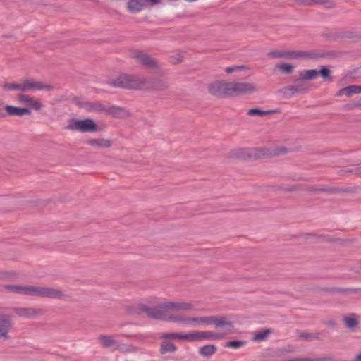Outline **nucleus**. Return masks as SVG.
I'll use <instances>...</instances> for the list:
<instances>
[{"instance_id": "obj_1", "label": "nucleus", "mask_w": 361, "mask_h": 361, "mask_svg": "<svg viewBox=\"0 0 361 361\" xmlns=\"http://www.w3.org/2000/svg\"><path fill=\"white\" fill-rule=\"evenodd\" d=\"M107 83L114 87L155 91H164L169 87L167 82L164 79L156 78L149 80L145 77L125 73L109 80Z\"/></svg>"}, {"instance_id": "obj_2", "label": "nucleus", "mask_w": 361, "mask_h": 361, "mask_svg": "<svg viewBox=\"0 0 361 361\" xmlns=\"http://www.w3.org/2000/svg\"><path fill=\"white\" fill-rule=\"evenodd\" d=\"M2 288L7 292L20 295L49 298L51 299L59 300L65 298L66 297V295L61 289L46 286L4 285Z\"/></svg>"}, {"instance_id": "obj_3", "label": "nucleus", "mask_w": 361, "mask_h": 361, "mask_svg": "<svg viewBox=\"0 0 361 361\" xmlns=\"http://www.w3.org/2000/svg\"><path fill=\"white\" fill-rule=\"evenodd\" d=\"M187 321V324L194 326L214 325L216 329H226L228 331H231L234 327L233 322L225 315L188 316Z\"/></svg>"}, {"instance_id": "obj_4", "label": "nucleus", "mask_w": 361, "mask_h": 361, "mask_svg": "<svg viewBox=\"0 0 361 361\" xmlns=\"http://www.w3.org/2000/svg\"><path fill=\"white\" fill-rule=\"evenodd\" d=\"M3 88L5 90H18L22 92L34 90H45L49 92L54 89V86L40 81L24 80L21 82L5 83L3 85Z\"/></svg>"}, {"instance_id": "obj_5", "label": "nucleus", "mask_w": 361, "mask_h": 361, "mask_svg": "<svg viewBox=\"0 0 361 361\" xmlns=\"http://www.w3.org/2000/svg\"><path fill=\"white\" fill-rule=\"evenodd\" d=\"M137 310L142 313H145L149 318L165 320L167 319V310L166 302H162L154 307H149L145 304L138 305Z\"/></svg>"}, {"instance_id": "obj_6", "label": "nucleus", "mask_w": 361, "mask_h": 361, "mask_svg": "<svg viewBox=\"0 0 361 361\" xmlns=\"http://www.w3.org/2000/svg\"><path fill=\"white\" fill-rule=\"evenodd\" d=\"M66 130L73 131H80L81 133H92L98 130V126L94 121L91 118L84 120H78L73 118L70 123L65 127Z\"/></svg>"}, {"instance_id": "obj_7", "label": "nucleus", "mask_w": 361, "mask_h": 361, "mask_svg": "<svg viewBox=\"0 0 361 361\" xmlns=\"http://www.w3.org/2000/svg\"><path fill=\"white\" fill-rule=\"evenodd\" d=\"M231 82L215 81L208 86V92L217 98L231 97Z\"/></svg>"}, {"instance_id": "obj_8", "label": "nucleus", "mask_w": 361, "mask_h": 361, "mask_svg": "<svg viewBox=\"0 0 361 361\" xmlns=\"http://www.w3.org/2000/svg\"><path fill=\"white\" fill-rule=\"evenodd\" d=\"M130 56L132 59H135L137 63L147 68L158 69L159 68L158 61L142 51L137 49L132 50L130 53Z\"/></svg>"}, {"instance_id": "obj_9", "label": "nucleus", "mask_w": 361, "mask_h": 361, "mask_svg": "<svg viewBox=\"0 0 361 361\" xmlns=\"http://www.w3.org/2000/svg\"><path fill=\"white\" fill-rule=\"evenodd\" d=\"M231 97L252 94L258 90L254 83L238 82H231Z\"/></svg>"}, {"instance_id": "obj_10", "label": "nucleus", "mask_w": 361, "mask_h": 361, "mask_svg": "<svg viewBox=\"0 0 361 361\" xmlns=\"http://www.w3.org/2000/svg\"><path fill=\"white\" fill-rule=\"evenodd\" d=\"M227 333L214 332L211 331L190 332V341H197L204 340H221L224 338Z\"/></svg>"}, {"instance_id": "obj_11", "label": "nucleus", "mask_w": 361, "mask_h": 361, "mask_svg": "<svg viewBox=\"0 0 361 361\" xmlns=\"http://www.w3.org/2000/svg\"><path fill=\"white\" fill-rule=\"evenodd\" d=\"M13 327V322L11 315L0 313V338L10 339L9 332Z\"/></svg>"}, {"instance_id": "obj_12", "label": "nucleus", "mask_w": 361, "mask_h": 361, "mask_svg": "<svg viewBox=\"0 0 361 361\" xmlns=\"http://www.w3.org/2000/svg\"><path fill=\"white\" fill-rule=\"evenodd\" d=\"M13 311L18 317L28 319L36 318L46 313V310L35 307H14Z\"/></svg>"}, {"instance_id": "obj_13", "label": "nucleus", "mask_w": 361, "mask_h": 361, "mask_svg": "<svg viewBox=\"0 0 361 361\" xmlns=\"http://www.w3.org/2000/svg\"><path fill=\"white\" fill-rule=\"evenodd\" d=\"M160 3V0H129L126 8L132 13H136L142 11L148 4L151 6Z\"/></svg>"}, {"instance_id": "obj_14", "label": "nucleus", "mask_w": 361, "mask_h": 361, "mask_svg": "<svg viewBox=\"0 0 361 361\" xmlns=\"http://www.w3.org/2000/svg\"><path fill=\"white\" fill-rule=\"evenodd\" d=\"M304 190H307L310 192H324L330 194L338 193L343 191V190L340 188L331 187L327 185L309 186L304 185Z\"/></svg>"}, {"instance_id": "obj_15", "label": "nucleus", "mask_w": 361, "mask_h": 361, "mask_svg": "<svg viewBox=\"0 0 361 361\" xmlns=\"http://www.w3.org/2000/svg\"><path fill=\"white\" fill-rule=\"evenodd\" d=\"M18 99L20 102H22L25 104H27L30 108H32L36 111L40 110L41 108L42 107V104H41V102L39 100L35 99L33 97H32L27 94H20L18 96Z\"/></svg>"}, {"instance_id": "obj_16", "label": "nucleus", "mask_w": 361, "mask_h": 361, "mask_svg": "<svg viewBox=\"0 0 361 361\" xmlns=\"http://www.w3.org/2000/svg\"><path fill=\"white\" fill-rule=\"evenodd\" d=\"M5 111H6V114L8 116H23L24 115H31V111L29 108H21V107H16L11 105H6L4 107Z\"/></svg>"}, {"instance_id": "obj_17", "label": "nucleus", "mask_w": 361, "mask_h": 361, "mask_svg": "<svg viewBox=\"0 0 361 361\" xmlns=\"http://www.w3.org/2000/svg\"><path fill=\"white\" fill-rule=\"evenodd\" d=\"M343 323L345 326L353 331L358 327L359 325V316L356 314L351 313L345 315L342 319Z\"/></svg>"}, {"instance_id": "obj_18", "label": "nucleus", "mask_w": 361, "mask_h": 361, "mask_svg": "<svg viewBox=\"0 0 361 361\" xmlns=\"http://www.w3.org/2000/svg\"><path fill=\"white\" fill-rule=\"evenodd\" d=\"M333 52H319L312 51H300V59H317L333 56Z\"/></svg>"}, {"instance_id": "obj_19", "label": "nucleus", "mask_w": 361, "mask_h": 361, "mask_svg": "<svg viewBox=\"0 0 361 361\" xmlns=\"http://www.w3.org/2000/svg\"><path fill=\"white\" fill-rule=\"evenodd\" d=\"M166 307L167 312L169 310L176 311H190L193 309V306L191 302H166Z\"/></svg>"}, {"instance_id": "obj_20", "label": "nucleus", "mask_w": 361, "mask_h": 361, "mask_svg": "<svg viewBox=\"0 0 361 361\" xmlns=\"http://www.w3.org/2000/svg\"><path fill=\"white\" fill-rule=\"evenodd\" d=\"M105 114L111 115L115 118L127 117L129 116L128 112L123 108L118 106H109L106 104Z\"/></svg>"}, {"instance_id": "obj_21", "label": "nucleus", "mask_w": 361, "mask_h": 361, "mask_svg": "<svg viewBox=\"0 0 361 361\" xmlns=\"http://www.w3.org/2000/svg\"><path fill=\"white\" fill-rule=\"evenodd\" d=\"M82 106L87 111L104 112L106 110V104L100 101L86 102Z\"/></svg>"}, {"instance_id": "obj_22", "label": "nucleus", "mask_w": 361, "mask_h": 361, "mask_svg": "<svg viewBox=\"0 0 361 361\" xmlns=\"http://www.w3.org/2000/svg\"><path fill=\"white\" fill-rule=\"evenodd\" d=\"M98 338L102 346L104 348H114L118 349L119 347L118 342L111 336L101 334L99 336Z\"/></svg>"}, {"instance_id": "obj_23", "label": "nucleus", "mask_w": 361, "mask_h": 361, "mask_svg": "<svg viewBox=\"0 0 361 361\" xmlns=\"http://www.w3.org/2000/svg\"><path fill=\"white\" fill-rule=\"evenodd\" d=\"M159 338L166 341L168 339H182L190 341V332L187 334L180 332L161 333L159 334Z\"/></svg>"}, {"instance_id": "obj_24", "label": "nucleus", "mask_w": 361, "mask_h": 361, "mask_svg": "<svg viewBox=\"0 0 361 361\" xmlns=\"http://www.w3.org/2000/svg\"><path fill=\"white\" fill-rule=\"evenodd\" d=\"M217 351V347L215 345L208 344L199 348V354L205 358H209Z\"/></svg>"}, {"instance_id": "obj_25", "label": "nucleus", "mask_w": 361, "mask_h": 361, "mask_svg": "<svg viewBox=\"0 0 361 361\" xmlns=\"http://www.w3.org/2000/svg\"><path fill=\"white\" fill-rule=\"evenodd\" d=\"M87 144L90 146L97 147V148H109L112 145V142L110 140L104 138L91 139L87 141Z\"/></svg>"}, {"instance_id": "obj_26", "label": "nucleus", "mask_w": 361, "mask_h": 361, "mask_svg": "<svg viewBox=\"0 0 361 361\" xmlns=\"http://www.w3.org/2000/svg\"><path fill=\"white\" fill-rule=\"evenodd\" d=\"M177 350V347L170 341L164 340L160 343L159 353L161 355L173 353Z\"/></svg>"}, {"instance_id": "obj_27", "label": "nucleus", "mask_w": 361, "mask_h": 361, "mask_svg": "<svg viewBox=\"0 0 361 361\" xmlns=\"http://www.w3.org/2000/svg\"><path fill=\"white\" fill-rule=\"evenodd\" d=\"M294 85L296 87V91L300 94L307 93L310 90V85L308 83L302 79L300 76L293 81Z\"/></svg>"}, {"instance_id": "obj_28", "label": "nucleus", "mask_w": 361, "mask_h": 361, "mask_svg": "<svg viewBox=\"0 0 361 361\" xmlns=\"http://www.w3.org/2000/svg\"><path fill=\"white\" fill-rule=\"evenodd\" d=\"M275 190H282V191H286V192L302 191V190H304V185L281 184L280 185L276 186Z\"/></svg>"}, {"instance_id": "obj_29", "label": "nucleus", "mask_w": 361, "mask_h": 361, "mask_svg": "<svg viewBox=\"0 0 361 361\" xmlns=\"http://www.w3.org/2000/svg\"><path fill=\"white\" fill-rule=\"evenodd\" d=\"M299 76L306 82L314 80L317 77V69H304L299 72Z\"/></svg>"}, {"instance_id": "obj_30", "label": "nucleus", "mask_w": 361, "mask_h": 361, "mask_svg": "<svg viewBox=\"0 0 361 361\" xmlns=\"http://www.w3.org/2000/svg\"><path fill=\"white\" fill-rule=\"evenodd\" d=\"M276 112H277L276 110H267V111H264V110H261V109H257V108H253V109H249L247 111V115L251 116L263 117V116H265L267 115L275 114Z\"/></svg>"}, {"instance_id": "obj_31", "label": "nucleus", "mask_w": 361, "mask_h": 361, "mask_svg": "<svg viewBox=\"0 0 361 361\" xmlns=\"http://www.w3.org/2000/svg\"><path fill=\"white\" fill-rule=\"evenodd\" d=\"M300 4H302L305 5H312L314 4H319L326 6V7H332L334 5V3L332 0H295Z\"/></svg>"}, {"instance_id": "obj_32", "label": "nucleus", "mask_w": 361, "mask_h": 361, "mask_svg": "<svg viewBox=\"0 0 361 361\" xmlns=\"http://www.w3.org/2000/svg\"><path fill=\"white\" fill-rule=\"evenodd\" d=\"M273 332V330L269 328H266L262 331H259L255 333L253 341H264Z\"/></svg>"}, {"instance_id": "obj_33", "label": "nucleus", "mask_w": 361, "mask_h": 361, "mask_svg": "<svg viewBox=\"0 0 361 361\" xmlns=\"http://www.w3.org/2000/svg\"><path fill=\"white\" fill-rule=\"evenodd\" d=\"M317 76L319 75L324 79V80L331 82L333 81V77L331 75V71L326 66H322L319 70H317Z\"/></svg>"}, {"instance_id": "obj_34", "label": "nucleus", "mask_w": 361, "mask_h": 361, "mask_svg": "<svg viewBox=\"0 0 361 361\" xmlns=\"http://www.w3.org/2000/svg\"><path fill=\"white\" fill-rule=\"evenodd\" d=\"M188 316H182V315H173L170 314L169 312H167V319L166 321H171L177 323H183L188 324Z\"/></svg>"}, {"instance_id": "obj_35", "label": "nucleus", "mask_w": 361, "mask_h": 361, "mask_svg": "<svg viewBox=\"0 0 361 361\" xmlns=\"http://www.w3.org/2000/svg\"><path fill=\"white\" fill-rule=\"evenodd\" d=\"M361 292V288H344L336 287V293L343 294H355Z\"/></svg>"}, {"instance_id": "obj_36", "label": "nucleus", "mask_w": 361, "mask_h": 361, "mask_svg": "<svg viewBox=\"0 0 361 361\" xmlns=\"http://www.w3.org/2000/svg\"><path fill=\"white\" fill-rule=\"evenodd\" d=\"M245 344L246 341H231L225 344V347L238 349L244 346Z\"/></svg>"}, {"instance_id": "obj_37", "label": "nucleus", "mask_w": 361, "mask_h": 361, "mask_svg": "<svg viewBox=\"0 0 361 361\" xmlns=\"http://www.w3.org/2000/svg\"><path fill=\"white\" fill-rule=\"evenodd\" d=\"M248 154L256 159H260L266 154V152L264 149H253L249 152Z\"/></svg>"}, {"instance_id": "obj_38", "label": "nucleus", "mask_w": 361, "mask_h": 361, "mask_svg": "<svg viewBox=\"0 0 361 361\" xmlns=\"http://www.w3.org/2000/svg\"><path fill=\"white\" fill-rule=\"evenodd\" d=\"M284 58L288 59H300V51H284Z\"/></svg>"}, {"instance_id": "obj_39", "label": "nucleus", "mask_w": 361, "mask_h": 361, "mask_svg": "<svg viewBox=\"0 0 361 361\" xmlns=\"http://www.w3.org/2000/svg\"><path fill=\"white\" fill-rule=\"evenodd\" d=\"M278 68L282 72L290 74L293 72V66L290 63H281L277 66Z\"/></svg>"}, {"instance_id": "obj_40", "label": "nucleus", "mask_w": 361, "mask_h": 361, "mask_svg": "<svg viewBox=\"0 0 361 361\" xmlns=\"http://www.w3.org/2000/svg\"><path fill=\"white\" fill-rule=\"evenodd\" d=\"M348 94L347 97H351L353 94L361 93V86L359 85H349L347 87Z\"/></svg>"}, {"instance_id": "obj_41", "label": "nucleus", "mask_w": 361, "mask_h": 361, "mask_svg": "<svg viewBox=\"0 0 361 361\" xmlns=\"http://www.w3.org/2000/svg\"><path fill=\"white\" fill-rule=\"evenodd\" d=\"M295 88H296L295 85H294V83H293L290 85H288V86L285 87L283 88V92L285 94H288L289 95L293 96L295 94H298V91H296Z\"/></svg>"}, {"instance_id": "obj_42", "label": "nucleus", "mask_w": 361, "mask_h": 361, "mask_svg": "<svg viewBox=\"0 0 361 361\" xmlns=\"http://www.w3.org/2000/svg\"><path fill=\"white\" fill-rule=\"evenodd\" d=\"M271 58H284V51H273L267 54Z\"/></svg>"}, {"instance_id": "obj_43", "label": "nucleus", "mask_w": 361, "mask_h": 361, "mask_svg": "<svg viewBox=\"0 0 361 361\" xmlns=\"http://www.w3.org/2000/svg\"><path fill=\"white\" fill-rule=\"evenodd\" d=\"M245 68V67L244 66H234L227 67L226 68V72L227 73H231L233 71H238V70H240V69H244Z\"/></svg>"}, {"instance_id": "obj_44", "label": "nucleus", "mask_w": 361, "mask_h": 361, "mask_svg": "<svg viewBox=\"0 0 361 361\" xmlns=\"http://www.w3.org/2000/svg\"><path fill=\"white\" fill-rule=\"evenodd\" d=\"M320 291H324L329 293H336V287H327V288H321L319 289Z\"/></svg>"}, {"instance_id": "obj_45", "label": "nucleus", "mask_w": 361, "mask_h": 361, "mask_svg": "<svg viewBox=\"0 0 361 361\" xmlns=\"http://www.w3.org/2000/svg\"><path fill=\"white\" fill-rule=\"evenodd\" d=\"M347 94H348V88L347 87H343V88H341L337 93H336V96L339 97V96H341L343 94H345L347 96Z\"/></svg>"}, {"instance_id": "obj_46", "label": "nucleus", "mask_w": 361, "mask_h": 361, "mask_svg": "<svg viewBox=\"0 0 361 361\" xmlns=\"http://www.w3.org/2000/svg\"><path fill=\"white\" fill-rule=\"evenodd\" d=\"M349 172L353 173L355 175H361V166L349 170Z\"/></svg>"}, {"instance_id": "obj_47", "label": "nucleus", "mask_w": 361, "mask_h": 361, "mask_svg": "<svg viewBox=\"0 0 361 361\" xmlns=\"http://www.w3.org/2000/svg\"><path fill=\"white\" fill-rule=\"evenodd\" d=\"M277 154H285L287 152L288 149L285 147H281L276 149Z\"/></svg>"}, {"instance_id": "obj_48", "label": "nucleus", "mask_w": 361, "mask_h": 361, "mask_svg": "<svg viewBox=\"0 0 361 361\" xmlns=\"http://www.w3.org/2000/svg\"><path fill=\"white\" fill-rule=\"evenodd\" d=\"M176 61L177 62H180L182 61V59H183V56L181 55V54L178 53L176 55Z\"/></svg>"}, {"instance_id": "obj_49", "label": "nucleus", "mask_w": 361, "mask_h": 361, "mask_svg": "<svg viewBox=\"0 0 361 361\" xmlns=\"http://www.w3.org/2000/svg\"><path fill=\"white\" fill-rule=\"evenodd\" d=\"M318 359L323 360L324 361H332V359L331 357H318Z\"/></svg>"}, {"instance_id": "obj_50", "label": "nucleus", "mask_w": 361, "mask_h": 361, "mask_svg": "<svg viewBox=\"0 0 361 361\" xmlns=\"http://www.w3.org/2000/svg\"><path fill=\"white\" fill-rule=\"evenodd\" d=\"M329 326H334L335 322L334 320H330L326 323Z\"/></svg>"}, {"instance_id": "obj_51", "label": "nucleus", "mask_w": 361, "mask_h": 361, "mask_svg": "<svg viewBox=\"0 0 361 361\" xmlns=\"http://www.w3.org/2000/svg\"><path fill=\"white\" fill-rule=\"evenodd\" d=\"M5 116V114L4 113V109L0 106V118H3Z\"/></svg>"}, {"instance_id": "obj_52", "label": "nucleus", "mask_w": 361, "mask_h": 361, "mask_svg": "<svg viewBox=\"0 0 361 361\" xmlns=\"http://www.w3.org/2000/svg\"><path fill=\"white\" fill-rule=\"evenodd\" d=\"M307 235L308 237H310V236H312V237H317V235H314V234H311V233H309V234H307ZM318 238H323V236H322V235H318Z\"/></svg>"}, {"instance_id": "obj_53", "label": "nucleus", "mask_w": 361, "mask_h": 361, "mask_svg": "<svg viewBox=\"0 0 361 361\" xmlns=\"http://www.w3.org/2000/svg\"><path fill=\"white\" fill-rule=\"evenodd\" d=\"M356 361H361V353L357 355Z\"/></svg>"}, {"instance_id": "obj_54", "label": "nucleus", "mask_w": 361, "mask_h": 361, "mask_svg": "<svg viewBox=\"0 0 361 361\" xmlns=\"http://www.w3.org/2000/svg\"><path fill=\"white\" fill-rule=\"evenodd\" d=\"M301 337L305 338H309V335L307 334H302V335H301Z\"/></svg>"}, {"instance_id": "obj_55", "label": "nucleus", "mask_w": 361, "mask_h": 361, "mask_svg": "<svg viewBox=\"0 0 361 361\" xmlns=\"http://www.w3.org/2000/svg\"><path fill=\"white\" fill-rule=\"evenodd\" d=\"M353 105H354V106H361V104L357 103V104H355Z\"/></svg>"}, {"instance_id": "obj_56", "label": "nucleus", "mask_w": 361, "mask_h": 361, "mask_svg": "<svg viewBox=\"0 0 361 361\" xmlns=\"http://www.w3.org/2000/svg\"><path fill=\"white\" fill-rule=\"evenodd\" d=\"M298 180H306L307 179L305 178H299Z\"/></svg>"}]
</instances>
